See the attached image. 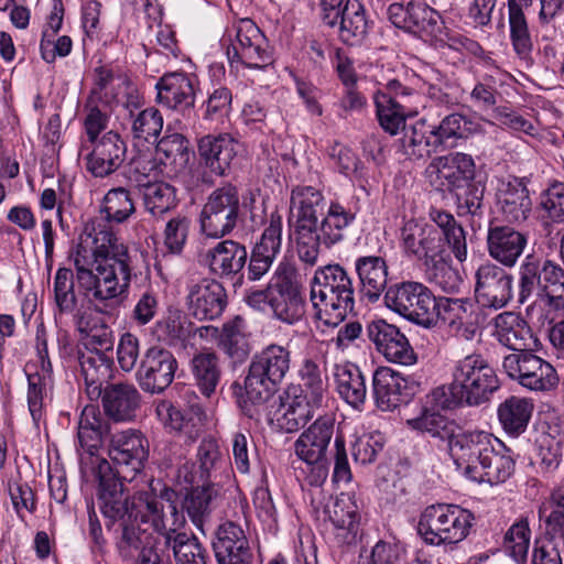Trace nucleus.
<instances>
[{
    "mask_svg": "<svg viewBox=\"0 0 564 564\" xmlns=\"http://www.w3.org/2000/svg\"><path fill=\"white\" fill-rule=\"evenodd\" d=\"M75 273L68 268L57 269L54 296L75 291L74 280L87 297L90 308L112 316L119 302L128 296L132 275V258L128 247L106 227L89 231L86 226L79 243L70 254Z\"/></svg>",
    "mask_w": 564,
    "mask_h": 564,
    "instance_id": "1",
    "label": "nucleus"
},
{
    "mask_svg": "<svg viewBox=\"0 0 564 564\" xmlns=\"http://www.w3.org/2000/svg\"><path fill=\"white\" fill-rule=\"evenodd\" d=\"M291 207L295 209L294 239L296 253L305 265L317 263L321 247L330 249L346 238L356 214L339 202H330L323 215L325 199L321 191L312 186H299L292 191Z\"/></svg>",
    "mask_w": 564,
    "mask_h": 564,
    "instance_id": "2",
    "label": "nucleus"
},
{
    "mask_svg": "<svg viewBox=\"0 0 564 564\" xmlns=\"http://www.w3.org/2000/svg\"><path fill=\"white\" fill-rule=\"evenodd\" d=\"M93 464V473L98 480L97 500L109 531L132 520L150 523L154 530L166 529L169 519L162 520L166 511V506L162 501L166 500L163 496L165 490L161 499L149 494H140L130 500L124 491L127 480L115 475L106 458L96 457Z\"/></svg>",
    "mask_w": 564,
    "mask_h": 564,
    "instance_id": "3",
    "label": "nucleus"
},
{
    "mask_svg": "<svg viewBox=\"0 0 564 564\" xmlns=\"http://www.w3.org/2000/svg\"><path fill=\"white\" fill-rule=\"evenodd\" d=\"M291 367V351L281 345L271 344L256 354L249 365L243 389L238 384L237 402L250 419L259 414V406L268 402L283 381Z\"/></svg>",
    "mask_w": 564,
    "mask_h": 564,
    "instance_id": "4",
    "label": "nucleus"
},
{
    "mask_svg": "<svg viewBox=\"0 0 564 564\" xmlns=\"http://www.w3.org/2000/svg\"><path fill=\"white\" fill-rule=\"evenodd\" d=\"M311 302L321 322L339 325L355 310V288L348 271L339 263L317 268L311 281Z\"/></svg>",
    "mask_w": 564,
    "mask_h": 564,
    "instance_id": "5",
    "label": "nucleus"
},
{
    "mask_svg": "<svg viewBox=\"0 0 564 564\" xmlns=\"http://www.w3.org/2000/svg\"><path fill=\"white\" fill-rule=\"evenodd\" d=\"M480 126L462 113L445 116L440 123L417 119L400 139V151L410 160H425L452 140H466L479 132Z\"/></svg>",
    "mask_w": 564,
    "mask_h": 564,
    "instance_id": "6",
    "label": "nucleus"
},
{
    "mask_svg": "<svg viewBox=\"0 0 564 564\" xmlns=\"http://www.w3.org/2000/svg\"><path fill=\"white\" fill-rule=\"evenodd\" d=\"M474 521V514L458 505L437 503L424 509L417 532L431 545L455 544L468 536Z\"/></svg>",
    "mask_w": 564,
    "mask_h": 564,
    "instance_id": "7",
    "label": "nucleus"
},
{
    "mask_svg": "<svg viewBox=\"0 0 564 564\" xmlns=\"http://www.w3.org/2000/svg\"><path fill=\"white\" fill-rule=\"evenodd\" d=\"M455 387L465 395L469 406L480 405L500 388L496 370L485 356L473 352L458 359L453 367Z\"/></svg>",
    "mask_w": 564,
    "mask_h": 564,
    "instance_id": "8",
    "label": "nucleus"
},
{
    "mask_svg": "<svg viewBox=\"0 0 564 564\" xmlns=\"http://www.w3.org/2000/svg\"><path fill=\"white\" fill-rule=\"evenodd\" d=\"M335 424L334 414L322 415L304 430L294 443L296 456L312 469L308 476L312 486H321L328 476L327 451L335 433Z\"/></svg>",
    "mask_w": 564,
    "mask_h": 564,
    "instance_id": "9",
    "label": "nucleus"
},
{
    "mask_svg": "<svg viewBox=\"0 0 564 564\" xmlns=\"http://www.w3.org/2000/svg\"><path fill=\"white\" fill-rule=\"evenodd\" d=\"M437 297L420 282L406 281L392 284L384 293L387 307L424 328H433Z\"/></svg>",
    "mask_w": 564,
    "mask_h": 564,
    "instance_id": "10",
    "label": "nucleus"
},
{
    "mask_svg": "<svg viewBox=\"0 0 564 564\" xmlns=\"http://www.w3.org/2000/svg\"><path fill=\"white\" fill-rule=\"evenodd\" d=\"M240 195L237 186L226 183L207 197L200 215V231L208 238L219 239L229 235L240 217Z\"/></svg>",
    "mask_w": 564,
    "mask_h": 564,
    "instance_id": "11",
    "label": "nucleus"
},
{
    "mask_svg": "<svg viewBox=\"0 0 564 564\" xmlns=\"http://www.w3.org/2000/svg\"><path fill=\"white\" fill-rule=\"evenodd\" d=\"M270 308L274 318L293 325L305 314V300L295 268L286 261L278 264L269 281Z\"/></svg>",
    "mask_w": 564,
    "mask_h": 564,
    "instance_id": "12",
    "label": "nucleus"
},
{
    "mask_svg": "<svg viewBox=\"0 0 564 564\" xmlns=\"http://www.w3.org/2000/svg\"><path fill=\"white\" fill-rule=\"evenodd\" d=\"M226 53L229 63L242 64L248 68L264 69L273 63V53L268 40L250 19H242L228 34Z\"/></svg>",
    "mask_w": 564,
    "mask_h": 564,
    "instance_id": "13",
    "label": "nucleus"
},
{
    "mask_svg": "<svg viewBox=\"0 0 564 564\" xmlns=\"http://www.w3.org/2000/svg\"><path fill=\"white\" fill-rule=\"evenodd\" d=\"M107 455L115 475L124 480H133L148 460L149 442L139 430L113 431L108 440Z\"/></svg>",
    "mask_w": 564,
    "mask_h": 564,
    "instance_id": "14",
    "label": "nucleus"
},
{
    "mask_svg": "<svg viewBox=\"0 0 564 564\" xmlns=\"http://www.w3.org/2000/svg\"><path fill=\"white\" fill-rule=\"evenodd\" d=\"M174 495L173 490L165 489L163 496L166 497L167 505L162 520L169 519V522H166V529L155 531L164 536L165 544L172 549L177 564H208L209 555L206 547L195 535L180 531L186 521L172 501Z\"/></svg>",
    "mask_w": 564,
    "mask_h": 564,
    "instance_id": "15",
    "label": "nucleus"
},
{
    "mask_svg": "<svg viewBox=\"0 0 564 564\" xmlns=\"http://www.w3.org/2000/svg\"><path fill=\"white\" fill-rule=\"evenodd\" d=\"M502 369L510 379L528 390L551 391L558 384L555 368L531 350L505 356Z\"/></svg>",
    "mask_w": 564,
    "mask_h": 564,
    "instance_id": "16",
    "label": "nucleus"
},
{
    "mask_svg": "<svg viewBox=\"0 0 564 564\" xmlns=\"http://www.w3.org/2000/svg\"><path fill=\"white\" fill-rule=\"evenodd\" d=\"M388 17L393 25L425 40L443 41L444 21L440 13L421 1H409L406 6L392 3Z\"/></svg>",
    "mask_w": 564,
    "mask_h": 564,
    "instance_id": "17",
    "label": "nucleus"
},
{
    "mask_svg": "<svg viewBox=\"0 0 564 564\" xmlns=\"http://www.w3.org/2000/svg\"><path fill=\"white\" fill-rule=\"evenodd\" d=\"M434 327L441 321L454 335L466 340L475 337L480 326L481 311L469 297H437Z\"/></svg>",
    "mask_w": 564,
    "mask_h": 564,
    "instance_id": "18",
    "label": "nucleus"
},
{
    "mask_svg": "<svg viewBox=\"0 0 564 564\" xmlns=\"http://www.w3.org/2000/svg\"><path fill=\"white\" fill-rule=\"evenodd\" d=\"M513 276L503 268L486 262L475 271L474 297L481 307L500 310L512 299Z\"/></svg>",
    "mask_w": 564,
    "mask_h": 564,
    "instance_id": "19",
    "label": "nucleus"
},
{
    "mask_svg": "<svg viewBox=\"0 0 564 564\" xmlns=\"http://www.w3.org/2000/svg\"><path fill=\"white\" fill-rule=\"evenodd\" d=\"M174 355L159 346H152L143 354L135 379L140 388L148 393H162L174 380L177 370Z\"/></svg>",
    "mask_w": 564,
    "mask_h": 564,
    "instance_id": "20",
    "label": "nucleus"
},
{
    "mask_svg": "<svg viewBox=\"0 0 564 564\" xmlns=\"http://www.w3.org/2000/svg\"><path fill=\"white\" fill-rule=\"evenodd\" d=\"M132 520L113 530L117 553L126 564H160L152 533L143 530Z\"/></svg>",
    "mask_w": 564,
    "mask_h": 564,
    "instance_id": "21",
    "label": "nucleus"
},
{
    "mask_svg": "<svg viewBox=\"0 0 564 564\" xmlns=\"http://www.w3.org/2000/svg\"><path fill=\"white\" fill-rule=\"evenodd\" d=\"M36 356L40 369L36 365H26L28 376V406L35 424L43 416V399L47 388L52 383V364L48 358L46 330L43 325L36 329Z\"/></svg>",
    "mask_w": 564,
    "mask_h": 564,
    "instance_id": "22",
    "label": "nucleus"
},
{
    "mask_svg": "<svg viewBox=\"0 0 564 564\" xmlns=\"http://www.w3.org/2000/svg\"><path fill=\"white\" fill-rule=\"evenodd\" d=\"M334 18H326L328 11L321 6V18L325 25L337 28L339 40L349 46H358L364 43L369 31V21L366 10L358 0H346L345 4L334 6Z\"/></svg>",
    "mask_w": 564,
    "mask_h": 564,
    "instance_id": "23",
    "label": "nucleus"
},
{
    "mask_svg": "<svg viewBox=\"0 0 564 564\" xmlns=\"http://www.w3.org/2000/svg\"><path fill=\"white\" fill-rule=\"evenodd\" d=\"M366 335L388 361L403 366L416 362V354L409 339L395 325L376 319L367 325Z\"/></svg>",
    "mask_w": 564,
    "mask_h": 564,
    "instance_id": "24",
    "label": "nucleus"
},
{
    "mask_svg": "<svg viewBox=\"0 0 564 564\" xmlns=\"http://www.w3.org/2000/svg\"><path fill=\"white\" fill-rule=\"evenodd\" d=\"M436 227L419 219H410L401 229L404 251L421 261L423 265L434 263L436 259L446 254Z\"/></svg>",
    "mask_w": 564,
    "mask_h": 564,
    "instance_id": "25",
    "label": "nucleus"
},
{
    "mask_svg": "<svg viewBox=\"0 0 564 564\" xmlns=\"http://www.w3.org/2000/svg\"><path fill=\"white\" fill-rule=\"evenodd\" d=\"M247 260L246 246L231 239L217 242L202 254L203 264L214 276L231 281L239 276L240 283Z\"/></svg>",
    "mask_w": 564,
    "mask_h": 564,
    "instance_id": "26",
    "label": "nucleus"
},
{
    "mask_svg": "<svg viewBox=\"0 0 564 564\" xmlns=\"http://www.w3.org/2000/svg\"><path fill=\"white\" fill-rule=\"evenodd\" d=\"M499 440L482 431L459 432L453 438L449 454L458 467L465 469L470 479Z\"/></svg>",
    "mask_w": 564,
    "mask_h": 564,
    "instance_id": "27",
    "label": "nucleus"
},
{
    "mask_svg": "<svg viewBox=\"0 0 564 564\" xmlns=\"http://www.w3.org/2000/svg\"><path fill=\"white\" fill-rule=\"evenodd\" d=\"M187 307L199 321L219 317L227 306V293L223 284L215 279H202L187 288Z\"/></svg>",
    "mask_w": 564,
    "mask_h": 564,
    "instance_id": "28",
    "label": "nucleus"
},
{
    "mask_svg": "<svg viewBox=\"0 0 564 564\" xmlns=\"http://www.w3.org/2000/svg\"><path fill=\"white\" fill-rule=\"evenodd\" d=\"M93 150L86 155V167L95 177H106L124 162L127 144L119 133L109 131L90 142Z\"/></svg>",
    "mask_w": 564,
    "mask_h": 564,
    "instance_id": "29",
    "label": "nucleus"
},
{
    "mask_svg": "<svg viewBox=\"0 0 564 564\" xmlns=\"http://www.w3.org/2000/svg\"><path fill=\"white\" fill-rule=\"evenodd\" d=\"M528 245V236L509 225L490 223L487 232L489 256L506 268H513Z\"/></svg>",
    "mask_w": 564,
    "mask_h": 564,
    "instance_id": "30",
    "label": "nucleus"
},
{
    "mask_svg": "<svg viewBox=\"0 0 564 564\" xmlns=\"http://www.w3.org/2000/svg\"><path fill=\"white\" fill-rule=\"evenodd\" d=\"M156 101L182 113L194 108L196 87L194 78L183 72L164 74L155 84Z\"/></svg>",
    "mask_w": 564,
    "mask_h": 564,
    "instance_id": "31",
    "label": "nucleus"
},
{
    "mask_svg": "<svg viewBox=\"0 0 564 564\" xmlns=\"http://www.w3.org/2000/svg\"><path fill=\"white\" fill-rule=\"evenodd\" d=\"M496 207L503 221L511 225L524 223L532 212L528 187L516 177L500 182L496 193Z\"/></svg>",
    "mask_w": 564,
    "mask_h": 564,
    "instance_id": "32",
    "label": "nucleus"
},
{
    "mask_svg": "<svg viewBox=\"0 0 564 564\" xmlns=\"http://www.w3.org/2000/svg\"><path fill=\"white\" fill-rule=\"evenodd\" d=\"M236 145V141L227 133L204 135L197 143L199 164L212 175L226 176L237 154Z\"/></svg>",
    "mask_w": 564,
    "mask_h": 564,
    "instance_id": "33",
    "label": "nucleus"
},
{
    "mask_svg": "<svg viewBox=\"0 0 564 564\" xmlns=\"http://www.w3.org/2000/svg\"><path fill=\"white\" fill-rule=\"evenodd\" d=\"M372 395L381 411H393L411 398L408 381L389 367H379L372 375Z\"/></svg>",
    "mask_w": 564,
    "mask_h": 564,
    "instance_id": "34",
    "label": "nucleus"
},
{
    "mask_svg": "<svg viewBox=\"0 0 564 564\" xmlns=\"http://www.w3.org/2000/svg\"><path fill=\"white\" fill-rule=\"evenodd\" d=\"M431 166L435 169L441 185L448 192L462 188L476 178V163L468 153L449 152L435 158Z\"/></svg>",
    "mask_w": 564,
    "mask_h": 564,
    "instance_id": "35",
    "label": "nucleus"
},
{
    "mask_svg": "<svg viewBox=\"0 0 564 564\" xmlns=\"http://www.w3.org/2000/svg\"><path fill=\"white\" fill-rule=\"evenodd\" d=\"M141 395L132 383H108L102 392L105 413L116 422L131 421L140 408Z\"/></svg>",
    "mask_w": 564,
    "mask_h": 564,
    "instance_id": "36",
    "label": "nucleus"
},
{
    "mask_svg": "<svg viewBox=\"0 0 564 564\" xmlns=\"http://www.w3.org/2000/svg\"><path fill=\"white\" fill-rule=\"evenodd\" d=\"M355 271L361 293L370 303H376L388 290L389 268L386 260L379 256L359 257L355 262Z\"/></svg>",
    "mask_w": 564,
    "mask_h": 564,
    "instance_id": "37",
    "label": "nucleus"
},
{
    "mask_svg": "<svg viewBox=\"0 0 564 564\" xmlns=\"http://www.w3.org/2000/svg\"><path fill=\"white\" fill-rule=\"evenodd\" d=\"M111 426L95 405H86L78 421L77 438L79 447L90 457L102 446L106 437L110 438Z\"/></svg>",
    "mask_w": 564,
    "mask_h": 564,
    "instance_id": "38",
    "label": "nucleus"
},
{
    "mask_svg": "<svg viewBox=\"0 0 564 564\" xmlns=\"http://www.w3.org/2000/svg\"><path fill=\"white\" fill-rule=\"evenodd\" d=\"M280 406L273 413L272 421L279 430L285 433H293L304 426L313 416L319 405H313L311 401L301 397V394L285 392V399L279 397Z\"/></svg>",
    "mask_w": 564,
    "mask_h": 564,
    "instance_id": "39",
    "label": "nucleus"
},
{
    "mask_svg": "<svg viewBox=\"0 0 564 564\" xmlns=\"http://www.w3.org/2000/svg\"><path fill=\"white\" fill-rule=\"evenodd\" d=\"M430 226L436 227V231L443 242V248L448 247L455 259L464 262L468 256L466 231L451 213L431 208L429 212Z\"/></svg>",
    "mask_w": 564,
    "mask_h": 564,
    "instance_id": "40",
    "label": "nucleus"
},
{
    "mask_svg": "<svg viewBox=\"0 0 564 564\" xmlns=\"http://www.w3.org/2000/svg\"><path fill=\"white\" fill-rule=\"evenodd\" d=\"M220 500L219 489L212 482L192 487L184 496L182 513L185 511L192 523L202 532L213 510Z\"/></svg>",
    "mask_w": 564,
    "mask_h": 564,
    "instance_id": "41",
    "label": "nucleus"
},
{
    "mask_svg": "<svg viewBox=\"0 0 564 564\" xmlns=\"http://www.w3.org/2000/svg\"><path fill=\"white\" fill-rule=\"evenodd\" d=\"M514 467L516 462L511 449L498 441L478 467L477 474H474L470 479L490 485L502 484L514 473Z\"/></svg>",
    "mask_w": 564,
    "mask_h": 564,
    "instance_id": "42",
    "label": "nucleus"
},
{
    "mask_svg": "<svg viewBox=\"0 0 564 564\" xmlns=\"http://www.w3.org/2000/svg\"><path fill=\"white\" fill-rule=\"evenodd\" d=\"M495 336L498 341L513 352H528L532 335L524 322L512 312H502L494 319Z\"/></svg>",
    "mask_w": 564,
    "mask_h": 564,
    "instance_id": "43",
    "label": "nucleus"
},
{
    "mask_svg": "<svg viewBox=\"0 0 564 564\" xmlns=\"http://www.w3.org/2000/svg\"><path fill=\"white\" fill-rule=\"evenodd\" d=\"M334 378L339 395L352 408L360 409L367 398V383L360 368L352 362L335 365Z\"/></svg>",
    "mask_w": 564,
    "mask_h": 564,
    "instance_id": "44",
    "label": "nucleus"
},
{
    "mask_svg": "<svg viewBox=\"0 0 564 564\" xmlns=\"http://www.w3.org/2000/svg\"><path fill=\"white\" fill-rule=\"evenodd\" d=\"M551 260L536 254H528L518 271V302L524 304L533 295L540 299V293L545 281L546 270Z\"/></svg>",
    "mask_w": 564,
    "mask_h": 564,
    "instance_id": "45",
    "label": "nucleus"
},
{
    "mask_svg": "<svg viewBox=\"0 0 564 564\" xmlns=\"http://www.w3.org/2000/svg\"><path fill=\"white\" fill-rule=\"evenodd\" d=\"M191 373L199 392L210 398L221 381L223 368L219 356L214 351H199L191 360Z\"/></svg>",
    "mask_w": 564,
    "mask_h": 564,
    "instance_id": "46",
    "label": "nucleus"
},
{
    "mask_svg": "<svg viewBox=\"0 0 564 564\" xmlns=\"http://www.w3.org/2000/svg\"><path fill=\"white\" fill-rule=\"evenodd\" d=\"M533 409L534 405L530 399L511 395L497 409L499 423L508 435L518 437L525 432Z\"/></svg>",
    "mask_w": 564,
    "mask_h": 564,
    "instance_id": "47",
    "label": "nucleus"
},
{
    "mask_svg": "<svg viewBox=\"0 0 564 564\" xmlns=\"http://www.w3.org/2000/svg\"><path fill=\"white\" fill-rule=\"evenodd\" d=\"M325 512L329 521L337 530H341L344 540L350 543L355 540L359 528L358 507L355 501L345 494L326 507Z\"/></svg>",
    "mask_w": 564,
    "mask_h": 564,
    "instance_id": "48",
    "label": "nucleus"
},
{
    "mask_svg": "<svg viewBox=\"0 0 564 564\" xmlns=\"http://www.w3.org/2000/svg\"><path fill=\"white\" fill-rule=\"evenodd\" d=\"M408 425L413 430L427 433L431 437L447 441L448 447L459 431L454 420L427 406L423 409L420 416L409 420Z\"/></svg>",
    "mask_w": 564,
    "mask_h": 564,
    "instance_id": "49",
    "label": "nucleus"
},
{
    "mask_svg": "<svg viewBox=\"0 0 564 564\" xmlns=\"http://www.w3.org/2000/svg\"><path fill=\"white\" fill-rule=\"evenodd\" d=\"M191 323L187 322L186 316L176 308L167 310L166 314L162 316L153 327V336L160 341L170 347H175L189 336Z\"/></svg>",
    "mask_w": 564,
    "mask_h": 564,
    "instance_id": "50",
    "label": "nucleus"
},
{
    "mask_svg": "<svg viewBox=\"0 0 564 564\" xmlns=\"http://www.w3.org/2000/svg\"><path fill=\"white\" fill-rule=\"evenodd\" d=\"M373 102L380 127L391 135H395L402 130L403 138L406 130L413 124H406L404 106L399 100H392L387 95H373Z\"/></svg>",
    "mask_w": 564,
    "mask_h": 564,
    "instance_id": "51",
    "label": "nucleus"
},
{
    "mask_svg": "<svg viewBox=\"0 0 564 564\" xmlns=\"http://www.w3.org/2000/svg\"><path fill=\"white\" fill-rule=\"evenodd\" d=\"M241 324L242 321L239 317L225 323L218 336L219 348L234 364L243 362L250 354V345L242 332Z\"/></svg>",
    "mask_w": 564,
    "mask_h": 564,
    "instance_id": "52",
    "label": "nucleus"
},
{
    "mask_svg": "<svg viewBox=\"0 0 564 564\" xmlns=\"http://www.w3.org/2000/svg\"><path fill=\"white\" fill-rule=\"evenodd\" d=\"M78 360L87 388L100 394L102 383L110 378L112 360L101 351L82 354Z\"/></svg>",
    "mask_w": 564,
    "mask_h": 564,
    "instance_id": "53",
    "label": "nucleus"
},
{
    "mask_svg": "<svg viewBox=\"0 0 564 564\" xmlns=\"http://www.w3.org/2000/svg\"><path fill=\"white\" fill-rule=\"evenodd\" d=\"M301 383L288 390L291 393L301 394L311 401L313 405H323L326 393V384L322 378L318 365L312 359H305L300 370Z\"/></svg>",
    "mask_w": 564,
    "mask_h": 564,
    "instance_id": "54",
    "label": "nucleus"
},
{
    "mask_svg": "<svg viewBox=\"0 0 564 564\" xmlns=\"http://www.w3.org/2000/svg\"><path fill=\"white\" fill-rule=\"evenodd\" d=\"M158 419L172 432L184 434L189 442H194L199 434L192 416L184 414L178 406L169 400H161L155 409Z\"/></svg>",
    "mask_w": 564,
    "mask_h": 564,
    "instance_id": "55",
    "label": "nucleus"
},
{
    "mask_svg": "<svg viewBox=\"0 0 564 564\" xmlns=\"http://www.w3.org/2000/svg\"><path fill=\"white\" fill-rule=\"evenodd\" d=\"M75 328L87 337L96 351L110 350L113 347V332L105 322H97L91 313H80L75 316Z\"/></svg>",
    "mask_w": 564,
    "mask_h": 564,
    "instance_id": "56",
    "label": "nucleus"
},
{
    "mask_svg": "<svg viewBox=\"0 0 564 564\" xmlns=\"http://www.w3.org/2000/svg\"><path fill=\"white\" fill-rule=\"evenodd\" d=\"M140 189L144 206L153 216L163 215L176 206V189L169 183L147 182Z\"/></svg>",
    "mask_w": 564,
    "mask_h": 564,
    "instance_id": "57",
    "label": "nucleus"
},
{
    "mask_svg": "<svg viewBox=\"0 0 564 564\" xmlns=\"http://www.w3.org/2000/svg\"><path fill=\"white\" fill-rule=\"evenodd\" d=\"M509 11V28L510 40L516 54L523 59H527L532 50L533 41L529 30L527 18L523 10L510 1Z\"/></svg>",
    "mask_w": 564,
    "mask_h": 564,
    "instance_id": "58",
    "label": "nucleus"
},
{
    "mask_svg": "<svg viewBox=\"0 0 564 564\" xmlns=\"http://www.w3.org/2000/svg\"><path fill=\"white\" fill-rule=\"evenodd\" d=\"M131 133L134 139L155 143L163 129V117L159 109L149 107L137 115L130 111Z\"/></svg>",
    "mask_w": 564,
    "mask_h": 564,
    "instance_id": "59",
    "label": "nucleus"
},
{
    "mask_svg": "<svg viewBox=\"0 0 564 564\" xmlns=\"http://www.w3.org/2000/svg\"><path fill=\"white\" fill-rule=\"evenodd\" d=\"M540 293V302L553 311L564 310V269L551 260Z\"/></svg>",
    "mask_w": 564,
    "mask_h": 564,
    "instance_id": "60",
    "label": "nucleus"
},
{
    "mask_svg": "<svg viewBox=\"0 0 564 564\" xmlns=\"http://www.w3.org/2000/svg\"><path fill=\"white\" fill-rule=\"evenodd\" d=\"M486 186L480 181L468 182L462 188L453 189L459 215L481 217L484 215V195Z\"/></svg>",
    "mask_w": 564,
    "mask_h": 564,
    "instance_id": "61",
    "label": "nucleus"
},
{
    "mask_svg": "<svg viewBox=\"0 0 564 564\" xmlns=\"http://www.w3.org/2000/svg\"><path fill=\"white\" fill-rule=\"evenodd\" d=\"M531 530L527 519L514 522L503 536L506 552L517 562L524 563L528 556Z\"/></svg>",
    "mask_w": 564,
    "mask_h": 564,
    "instance_id": "62",
    "label": "nucleus"
},
{
    "mask_svg": "<svg viewBox=\"0 0 564 564\" xmlns=\"http://www.w3.org/2000/svg\"><path fill=\"white\" fill-rule=\"evenodd\" d=\"M430 280L440 286L445 293H457L463 284L459 272L449 264L448 254H444L434 263L424 265Z\"/></svg>",
    "mask_w": 564,
    "mask_h": 564,
    "instance_id": "63",
    "label": "nucleus"
},
{
    "mask_svg": "<svg viewBox=\"0 0 564 564\" xmlns=\"http://www.w3.org/2000/svg\"><path fill=\"white\" fill-rule=\"evenodd\" d=\"M101 212L108 221H124L134 212L130 193L123 187L110 189L104 198Z\"/></svg>",
    "mask_w": 564,
    "mask_h": 564,
    "instance_id": "64",
    "label": "nucleus"
}]
</instances>
